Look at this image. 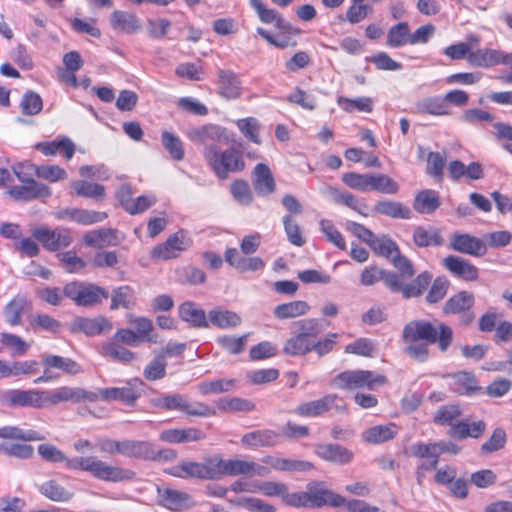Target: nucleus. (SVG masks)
<instances>
[{"label":"nucleus","mask_w":512,"mask_h":512,"mask_svg":"<svg viewBox=\"0 0 512 512\" xmlns=\"http://www.w3.org/2000/svg\"><path fill=\"white\" fill-rule=\"evenodd\" d=\"M485 431L486 423L483 420L470 421V419L465 418L450 422V436L457 439H478L484 435Z\"/></svg>","instance_id":"obj_18"},{"label":"nucleus","mask_w":512,"mask_h":512,"mask_svg":"<svg viewBox=\"0 0 512 512\" xmlns=\"http://www.w3.org/2000/svg\"><path fill=\"white\" fill-rule=\"evenodd\" d=\"M450 246L457 252L474 257H481L487 252V245L483 240L467 233H454Z\"/></svg>","instance_id":"obj_17"},{"label":"nucleus","mask_w":512,"mask_h":512,"mask_svg":"<svg viewBox=\"0 0 512 512\" xmlns=\"http://www.w3.org/2000/svg\"><path fill=\"white\" fill-rule=\"evenodd\" d=\"M167 362L163 354L155 356L145 367L143 376L149 381L160 380L166 375Z\"/></svg>","instance_id":"obj_62"},{"label":"nucleus","mask_w":512,"mask_h":512,"mask_svg":"<svg viewBox=\"0 0 512 512\" xmlns=\"http://www.w3.org/2000/svg\"><path fill=\"white\" fill-rule=\"evenodd\" d=\"M157 495L159 505L173 512L190 510L197 505V502L189 493L181 490L158 486Z\"/></svg>","instance_id":"obj_10"},{"label":"nucleus","mask_w":512,"mask_h":512,"mask_svg":"<svg viewBox=\"0 0 512 512\" xmlns=\"http://www.w3.org/2000/svg\"><path fill=\"white\" fill-rule=\"evenodd\" d=\"M399 184L387 174H372L370 190H375L382 194L393 195L398 193Z\"/></svg>","instance_id":"obj_51"},{"label":"nucleus","mask_w":512,"mask_h":512,"mask_svg":"<svg viewBox=\"0 0 512 512\" xmlns=\"http://www.w3.org/2000/svg\"><path fill=\"white\" fill-rule=\"evenodd\" d=\"M438 339L437 330L430 322L409 323L403 330L404 351L412 359L424 362L428 357V344L435 343Z\"/></svg>","instance_id":"obj_1"},{"label":"nucleus","mask_w":512,"mask_h":512,"mask_svg":"<svg viewBox=\"0 0 512 512\" xmlns=\"http://www.w3.org/2000/svg\"><path fill=\"white\" fill-rule=\"evenodd\" d=\"M386 44L392 48L410 44V27L407 22L392 26L387 33Z\"/></svg>","instance_id":"obj_44"},{"label":"nucleus","mask_w":512,"mask_h":512,"mask_svg":"<svg viewBox=\"0 0 512 512\" xmlns=\"http://www.w3.org/2000/svg\"><path fill=\"white\" fill-rule=\"evenodd\" d=\"M479 329L483 332L495 331L497 341L508 342L512 340L511 322H479Z\"/></svg>","instance_id":"obj_57"},{"label":"nucleus","mask_w":512,"mask_h":512,"mask_svg":"<svg viewBox=\"0 0 512 512\" xmlns=\"http://www.w3.org/2000/svg\"><path fill=\"white\" fill-rule=\"evenodd\" d=\"M432 279L429 273H422L410 284H402L398 277V288L391 289L392 292H400L405 299L418 297L428 287Z\"/></svg>","instance_id":"obj_34"},{"label":"nucleus","mask_w":512,"mask_h":512,"mask_svg":"<svg viewBox=\"0 0 512 512\" xmlns=\"http://www.w3.org/2000/svg\"><path fill=\"white\" fill-rule=\"evenodd\" d=\"M68 329L72 333H82L92 337L110 332L112 324L111 322H70Z\"/></svg>","instance_id":"obj_40"},{"label":"nucleus","mask_w":512,"mask_h":512,"mask_svg":"<svg viewBox=\"0 0 512 512\" xmlns=\"http://www.w3.org/2000/svg\"><path fill=\"white\" fill-rule=\"evenodd\" d=\"M450 273L467 282L476 281L479 277L478 268L460 256L450 255Z\"/></svg>","instance_id":"obj_30"},{"label":"nucleus","mask_w":512,"mask_h":512,"mask_svg":"<svg viewBox=\"0 0 512 512\" xmlns=\"http://www.w3.org/2000/svg\"><path fill=\"white\" fill-rule=\"evenodd\" d=\"M440 205L438 193L434 190L419 191L414 199L413 208L421 214H430Z\"/></svg>","instance_id":"obj_36"},{"label":"nucleus","mask_w":512,"mask_h":512,"mask_svg":"<svg viewBox=\"0 0 512 512\" xmlns=\"http://www.w3.org/2000/svg\"><path fill=\"white\" fill-rule=\"evenodd\" d=\"M319 334V329L313 325V322H306L302 327V331L289 339L285 346L284 352L289 355H304L312 350V338Z\"/></svg>","instance_id":"obj_15"},{"label":"nucleus","mask_w":512,"mask_h":512,"mask_svg":"<svg viewBox=\"0 0 512 512\" xmlns=\"http://www.w3.org/2000/svg\"><path fill=\"white\" fill-rule=\"evenodd\" d=\"M206 434L200 429L189 427V428H175L163 430L159 439L163 442L170 444H181L188 442H197L204 440Z\"/></svg>","instance_id":"obj_21"},{"label":"nucleus","mask_w":512,"mask_h":512,"mask_svg":"<svg viewBox=\"0 0 512 512\" xmlns=\"http://www.w3.org/2000/svg\"><path fill=\"white\" fill-rule=\"evenodd\" d=\"M204 462L194 461H183L178 466L172 467L168 470V473L178 478H198L207 479Z\"/></svg>","instance_id":"obj_35"},{"label":"nucleus","mask_w":512,"mask_h":512,"mask_svg":"<svg viewBox=\"0 0 512 512\" xmlns=\"http://www.w3.org/2000/svg\"><path fill=\"white\" fill-rule=\"evenodd\" d=\"M32 235L49 251L66 248L73 242L71 231L62 227L53 230L47 227H37L32 230Z\"/></svg>","instance_id":"obj_11"},{"label":"nucleus","mask_w":512,"mask_h":512,"mask_svg":"<svg viewBox=\"0 0 512 512\" xmlns=\"http://www.w3.org/2000/svg\"><path fill=\"white\" fill-rule=\"evenodd\" d=\"M507 441L506 431L502 427L493 430L489 439L480 447V452L484 456H488L496 451L504 448Z\"/></svg>","instance_id":"obj_56"},{"label":"nucleus","mask_w":512,"mask_h":512,"mask_svg":"<svg viewBox=\"0 0 512 512\" xmlns=\"http://www.w3.org/2000/svg\"><path fill=\"white\" fill-rule=\"evenodd\" d=\"M0 438L23 441H41L45 439V436L36 430H24L16 426H5L0 428Z\"/></svg>","instance_id":"obj_47"},{"label":"nucleus","mask_w":512,"mask_h":512,"mask_svg":"<svg viewBox=\"0 0 512 512\" xmlns=\"http://www.w3.org/2000/svg\"><path fill=\"white\" fill-rule=\"evenodd\" d=\"M447 100L448 94L445 96L428 97L417 103V110L431 115H444L448 109Z\"/></svg>","instance_id":"obj_43"},{"label":"nucleus","mask_w":512,"mask_h":512,"mask_svg":"<svg viewBox=\"0 0 512 512\" xmlns=\"http://www.w3.org/2000/svg\"><path fill=\"white\" fill-rule=\"evenodd\" d=\"M414 243L419 247L437 246L441 245L444 240L440 232L433 227L424 228L417 227L413 233Z\"/></svg>","instance_id":"obj_45"},{"label":"nucleus","mask_w":512,"mask_h":512,"mask_svg":"<svg viewBox=\"0 0 512 512\" xmlns=\"http://www.w3.org/2000/svg\"><path fill=\"white\" fill-rule=\"evenodd\" d=\"M135 329H120L115 334V339L126 345L136 347L144 342L157 343L158 335L154 332L152 322H137Z\"/></svg>","instance_id":"obj_12"},{"label":"nucleus","mask_w":512,"mask_h":512,"mask_svg":"<svg viewBox=\"0 0 512 512\" xmlns=\"http://www.w3.org/2000/svg\"><path fill=\"white\" fill-rule=\"evenodd\" d=\"M64 294L78 306H93L108 298V292L103 288L80 282H71L64 287Z\"/></svg>","instance_id":"obj_5"},{"label":"nucleus","mask_w":512,"mask_h":512,"mask_svg":"<svg viewBox=\"0 0 512 512\" xmlns=\"http://www.w3.org/2000/svg\"><path fill=\"white\" fill-rule=\"evenodd\" d=\"M36 148L45 155L64 153L66 159H71L75 152V145L69 139L61 141L38 143Z\"/></svg>","instance_id":"obj_46"},{"label":"nucleus","mask_w":512,"mask_h":512,"mask_svg":"<svg viewBox=\"0 0 512 512\" xmlns=\"http://www.w3.org/2000/svg\"><path fill=\"white\" fill-rule=\"evenodd\" d=\"M282 30L281 33L277 35H272L267 30L263 28H257V33L263 37L269 44L285 49L288 47H295L297 46V41L294 39V36H297L300 34V30L293 28L290 24L288 28H279Z\"/></svg>","instance_id":"obj_23"},{"label":"nucleus","mask_w":512,"mask_h":512,"mask_svg":"<svg viewBox=\"0 0 512 512\" xmlns=\"http://www.w3.org/2000/svg\"><path fill=\"white\" fill-rule=\"evenodd\" d=\"M154 407L160 410H176L188 417H213L216 409L204 402L191 403L185 395L180 393L164 394L152 400Z\"/></svg>","instance_id":"obj_3"},{"label":"nucleus","mask_w":512,"mask_h":512,"mask_svg":"<svg viewBox=\"0 0 512 512\" xmlns=\"http://www.w3.org/2000/svg\"><path fill=\"white\" fill-rule=\"evenodd\" d=\"M71 188L78 196L102 199L105 195V188L103 185L97 183H90L87 181L77 180L71 182Z\"/></svg>","instance_id":"obj_52"},{"label":"nucleus","mask_w":512,"mask_h":512,"mask_svg":"<svg viewBox=\"0 0 512 512\" xmlns=\"http://www.w3.org/2000/svg\"><path fill=\"white\" fill-rule=\"evenodd\" d=\"M225 472L229 476L248 475V476H267L270 469L253 461L240 459H227Z\"/></svg>","instance_id":"obj_19"},{"label":"nucleus","mask_w":512,"mask_h":512,"mask_svg":"<svg viewBox=\"0 0 512 512\" xmlns=\"http://www.w3.org/2000/svg\"><path fill=\"white\" fill-rule=\"evenodd\" d=\"M378 281H383L384 284L391 290L398 288V275L379 269L377 267H369L363 270L361 274V284L364 286H370Z\"/></svg>","instance_id":"obj_26"},{"label":"nucleus","mask_w":512,"mask_h":512,"mask_svg":"<svg viewBox=\"0 0 512 512\" xmlns=\"http://www.w3.org/2000/svg\"><path fill=\"white\" fill-rule=\"evenodd\" d=\"M226 459H223L219 455L208 457L204 461V467L206 472L207 480L220 479L226 475Z\"/></svg>","instance_id":"obj_64"},{"label":"nucleus","mask_w":512,"mask_h":512,"mask_svg":"<svg viewBox=\"0 0 512 512\" xmlns=\"http://www.w3.org/2000/svg\"><path fill=\"white\" fill-rule=\"evenodd\" d=\"M250 5L257 12L259 19L263 23H275L277 28L289 27V23L286 22L277 11L265 7L261 0H250Z\"/></svg>","instance_id":"obj_41"},{"label":"nucleus","mask_w":512,"mask_h":512,"mask_svg":"<svg viewBox=\"0 0 512 512\" xmlns=\"http://www.w3.org/2000/svg\"><path fill=\"white\" fill-rule=\"evenodd\" d=\"M255 179H254V187L255 190L262 194L268 195L275 190V181L272 176V173L268 166L265 164H257L255 167Z\"/></svg>","instance_id":"obj_38"},{"label":"nucleus","mask_w":512,"mask_h":512,"mask_svg":"<svg viewBox=\"0 0 512 512\" xmlns=\"http://www.w3.org/2000/svg\"><path fill=\"white\" fill-rule=\"evenodd\" d=\"M31 170H34V174L41 179L49 182H58L67 178L66 171L57 165H29Z\"/></svg>","instance_id":"obj_59"},{"label":"nucleus","mask_w":512,"mask_h":512,"mask_svg":"<svg viewBox=\"0 0 512 512\" xmlns=\"http://www.w3.org/2000/svg\"><path fill=\"white\" fill-rule=\"evenodd\" d=\"M386 383V377L374 374L367 370L345 371L333 380V384L341 389L346 388H374Z\"/></svg>","instance_id":"obj_7"},{"label":"nucleus","mask_w":512,"mask_h":512,"mask_svg":"<svg viewBox=\"0 0 512 512\" xmlns=\"http://www.w3.org/2000/svg\"><path fill=\"white\" fill-rule=\"evenodd\" d=\"M122 238L113 229L102 228L90 231L84 235V242L87 246L105 248L120 244Z\"/></svg>","instance_id":"obj_27"},{"label":"nucleus","mask_w":512,"mask_h":512,"mask_svg":"<svg viewBox=\"0 0 512 512\" xmlns=\"http://www.w3.org/2000/svg\"><path fill=\"white\" fill-rule=\"evenodd\" d=\"M307 495L309 506L312 507H322L327 504L333 507H339L345 502L344 497L332 492L331 490L325 489L318 484L309 485Z\"/></svg>","instance_id":"obj_20"},{"label":"nucleus","mask_w":512,"mask_h":512,"mask_svg":"<svg viewBox=\"0 0 512 512\" xmlns=\"http://www.w3.org/2000/svg\"><path fill=\"white\" fill-rule=\"evenodd\" d=\"M453 389L460 395H473L481 390L472 372L461 371L452 375Z\"/></svg>","instance_id":"obj_33"},{"label":"nucleus","mask_w":512,"mask_h":512,"mask_svg":"<svg viewBox=\"0 0 512 512\" xmlns=\"http://www.w3.org/2000/svg\"><path fill=\"white\" fill-rule=\"evenodd\" d=\"M315 453L326 461L337 464H346L352 459V452L338 444H319Z\"/></svg>","instance_id":"obj_28"},{"label":"nucleus","mask_w":512,"mask_h":512,"mask_svg":"<svg viewBox=\"0 0 512 512\" xmlns=\"http://www.w3.org/2000/svg\"><path fill=\"white\" fill-rule=\"evenodd\" d=\"M121 455L127 458L149 460L153 458V444L143 440H122Z\"/></svg>","instance_id":"obj_25"},{"label":"nucleus","mask_w":512,"mask_h":512,"mask_svg":"<svg viewBox=\"0 0 512 512\" xmlns=\"http://www.w3.org/2000/svg\"><path fill=\"white\" fill-rule=\"evenodd\" d=\"M2 400L10 408H44L43 390L10 389L2 394Z\"/></svg>","instance_id":"obj_9"},{"label":"nucleus","mask_w":512,"mask_h":512,"mask_svg":"<svg viewBox=\"0 0 512 512\" xmlns=\"http://www.w3.org/2000/svg\"><path fill=\"white\" fill-rule=\"evenodd\" d=\"M161 142L172 159L180 161L184 158L185 153L183 144L178 136L168 131H164L161 135Z\"/></svg>","instance_id":"obj_58"},{"label":"nucleus","mask_w":512,"mask_h":512,"mask_svg":"<svg viewBox=\"0 0 512 512\" xmlns=\"http://www.w3.org/2000/svg\"><path fill=\"white\" fill-rule=\"evenodd\" d=\"M374 210L381 215L395 219H410L412 212L409 207L399 201L381 200L375 204Z\"/></svg>","instance_id":"obj_31"},{"label":"nucleus","mask_w":512,"mask_h":512,"mask_svg":"<svg viewBox=\"0 0 512 512\" xmlns=\"http://www.w3.org/2000/svg\"><path fill=\"white\" fill-rule=\"evenodd\" d=\"M7 194L16 201H31L51 196V189L44 183L36 180L16 185L7 190Z\"/></svg>","instance_id":"obj_16"},{"label":"nucleus","mask_w":512,"mask_h":512,"mask_svg":"<svg viewBox=\"0 0 512 512\" xmlns=\"http://www.w3.org/2000/svg\"><path fill=\"white\" fill-rule=\"evenodd\" d=\"M235 386V379L223 378L200 382L197 385V390L201 395L220 394L233 390Z\"/></svg>","instance_id":"obj_42"},{"label":"nucleus","mask_w":512,"mask_h":512,"mask_svg":"<svg viewBox=\"0 0 512 512\" xmlns=\"http://www.w3.org/2000/svg\"><path fill=\"white\" fill-rule=\"evenodd\" d=\"M396 425H378L369 428L363 433V438L369 443H382L392 439L396 434Z\"/></svg>","instance_id":"obj_49"},{"label":"nucleus","mask_w":512,"mask_h":512,"mask_svg":"<svg viewBox=\"0 0 512 512\" xmlns=\"http://www.w3.org/2000/svg\"><path fill=\"white\" fill-rule=\"evenodd\" d=\"M411 455L417 458L426 459L417 468V481L422 484L427 471L437 468L439 456L448 452V445L445 442L415 443L410 447Z\"/></svg>","instance_id":"obj_4"},{"label":"nucleus","mask_w":512,"mask_h":512,"mask_svg":"<svg viewBox=\"0 0 512 512\" xmlns=\"http://www.w3.org/2000/svg\"><path fill=\"white\" fill-rule=\"evenodd\" d=\"M5 348L10 349L12 357H19L26 354L29 345L14 334L3 333L0 340V353L3 352Z\"/></svg>","instance_id":"obj_55"},{"label":"nucleus","mask_w":512,"mask_h":512,"mask_svg":"<svg viewBox=\"0 0 512 512\" xmlns=\"http://www.w3.org/2000/svg\"><path fill=\"white\" fill-rule=\"evenodd\" d=\"M110 23L114 30L126 34L135 33L140 29L136 16L125 11H114L111 14Z\"/></svg>","instance_id":"obj_32"},{"label":"nucleus","mask_w":512,"mask_h":512,"mask_svg":"<svg viewBox=\"0 0 512 512\" xmlns=\"http://www.w3.org/2000/svg\"><path fill=\"white\" fill-rule=\"evenodd\" d=\"M219 94L226 99H236L241 95V82L230 70H218Z\"/></svg>","instance_id":"obj_24"},{"label":"nucleus","mask_w":512,"mask_h":512,"mask_svg":"<svg viewBox=\"0 0 512 512\" xmlns=\"http://www.w3.org/2000/svg\"><path fill=\"white\" fill-rule=\"evenodd\" d=\"M279 434L270 429L256 430L245 434L242 443L248 446L264 447L274 446L278 441Z\"/></svg>","instance_id":"obj_39"},{"label":"nucleus","mask_w":512,"mask_h":512,"mask_svg":"<svg viewBox=\"0 0 512 512\" xmlns=\"http://www.w3.org/2000/svg\"><path fill=\"white\" fill-rule=\"evenodd\" d=\"M338 105L348 113L357 110L359 112L370 113L373 110V100L370 97H358L349 99L343 96L338 97Z\"/></svg>","instance_id":"obj_54"},{"label":"nucleus","mask_w":512,"mask_h":512,"mask_svg":"<svg viewBox=\"0 0 512 512\" xmlns=\"http://www.w3.org/2000/svg\"><path fill=\"white\" fill-rule=\"evenodd\" d=\"M238 129L241 133L251 142L260 144L261 140L259 137L260 124L256 118L247 117L239 119L236 122Z\"/></svg>","instance_id":"obj_63"},{"label":"nucleus","mask_w":512,"mask_h":512,"mask_svg":"<svg viewBox=\"0 0 512 512\" xmlns=\"http://www.w3.org/2000/svg\"><path fill=\"white\" fill-rule=\"evenodd\" d=\"M203 156L221 179H226L230 173L243 170L245 166L241 152L235 148L221 151L215 144H211L205 147Z\"/></svg>","instance_id":"obj_2"},{"label":"nucleus","mask_w":512,"mask_h":512,"mask_svg":"<svg viewBox=\"0 0 512 512\" xmlns=\"http://www.w3.org/2000/svg\"><path fill=\"white\" fill-rule=\"evenodd\" d=\"M42 495L56 502H65L73 497V493L65 489L54 480L43 483L40 487Z\"/></svg>","instance_id":"obj_53"},{"label":"nucleus","mask_w":512,"mask_h":512,"mask_svg":"<svg viewBox=\"0 0 512 512\" xmlns=\"http://www.w3.org/2000/svg\"><path fill=\"white\" fill-rule=\"evenodd\" d=\"M484 177L482 164L479 162H471L465 165L459 160L450 161V178L455 181L462 179L466 181H476Z\"/></svg>","instance_id":"obj_22"},{"label":"nucleus","mask_w":512,"mask_h":512,"mask_svg":"<svg viewBox=\"0 0 512 512\" xmlns=\"http://www.w3.org/2000/svg\"><path fill=\"white\" fill-rule=\"evenodd\" d=\"M44 408L62 402L79 403L81 401L94 402L98 396L79 387L62 386L53 390H43Z\"/></svg>","instance_id":"obj_8"},{"label":"nucleus","mask_w":512,"mask_h":512,"mask_svg":"<svg viewBox=\"0 0 512 512\" xmlns=\"http://www.w3.org/2000/svg\"><path fill=\"white\" fill-rule=\"evenodd\" d=\"M368 245L376 254L386 258H391L398 253L397 244L387 236L374 235Z\"/></svg>","instance_id":"obj_61"},{"label":"nucleus","mask_w":512,"mask_h":512,"mask_svg":"<svg viewBox=\"0 0 512 512\" xmlns=\"http://www.w3.org/2000/svg\"><path fill=\"white\" fill-rule=\"evenodd\" d=\"M31 304L23 297H16L5 307L4 315L7 320H19L24 317H31Z\"/></svg>","instance_id":"obj_48"},{"label":"nucleus","mask_w":512,"mask_h":512,"mask_svg":"<svg viewBox=\"0 0 512 512\" xmlns=\"http://www.w3.org/2000/svg\"><path fill=\"white\" fill-rule=\"evenodd\" d=\"M91 475L101 481L113 483L129 482L136 478V473L133 470L110 465L96 457Z\"/></svg>","instance_id":"obj_13"},{"label":"nucleus","mask_w":512,"mask_h":512,"mask_svg":"<svg viewBox=\"0 0 512 512\" xmlns=\"http://www.w3.org/2000/svg\"><path fill=\"white\" fill-rule=\"evenodd\" d=\"M186 136L194 143L206 144V147L215 142L228 144L230 141L227 130L215 124L191 128L187 131Z\"/></svg>","instance_id":"obj_14"},{"label":"nucleus","mask_w":512,"mask_h":512,"mask_svg":"<svg viewBox=\"0 0 512 512\" xmlns=\"http://www.w3.org/2000/svg\"><path fill=\"white\" fill-rule=\"evenodd\" d=\"M96 394L98 399L100 398L105 401L119 400L127 405H134L139 397V394L130 385L99 389Z\"/></svg>","instance_id":"obj_29"},{"label":"nucleus","mask_w":512,"mask_h":512,"mask_svg":"<svg viewBox=\"0 0 512 512\" xmlns=\"http://www.w3.org/2000/svg\"><path fill=\"white\" fill-rule=\"evenodd\" d=\"M135 297L134 292L129 286H122L115 289L111 296V309H118L120 307L131 309L134 306Z\"/></svg>","instance_id":"obj_60"},{"label":"nucleus","mask_w":512,"mask_h":512,"mask_svg":"<svg viewBox=\"0 0 512 512\" xmlns=\"http://www.w3.org/2000/svg\"><path fill=\"white\" fill-rule=\"evenodd\" d=\"M309 309L307 302L298 300L278 305L274 313L278 318H296L305 315Z\"/></svg>","instance_id":"obj_50"},{"label":"nucleus","mask_w":512,"mask_h":512,"mask_svg":"<svg viewBox=\"0 0 512 512\" xmlns=\"http://www.w3.org/2000/svg\"><path fill=\"white\" fill-rule=\"evenodd\" d=\"M330 410L337 413L345 411V403L337 394H327L320 399L304 402L292 413L300 417H318Z\"/></svg>","instance_id":"obj_6"},{"label":"nucleus","mask_w":512,"mask_h":512,"mask_svg":"<svg viewBox=\"0 0 512 512\" xmlns=\"http://www.w3.org/2000/svg\"><path fill=\"white\" fill-rule=\"evenodd\" d=\"M502 52L495 49H478L469 54V62L477 67H492L501 64Z\"/></svg>","instance_id":"obj_37"}]
</instances>
